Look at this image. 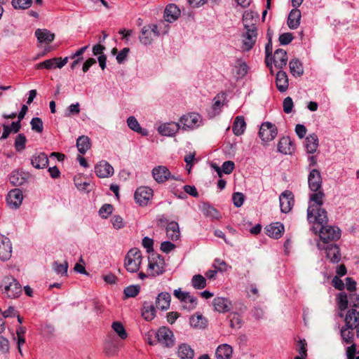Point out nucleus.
<instances>
[{"instance_id":"393cba45","label":"nucleus","mask_w":359,"mask_h":359,"mask_svg":"<svg viewBox=\"0 0 359 359\" xmlns=\"http://www.w3.org/2000/svg\"><path fill=\"white\" fill-rule=\"evenodd\" d=\"M232 353V347L226 344L219 345L215 351V355L217 359H231Z\"/></svg>"},{"instance_id":"2f4dec72","label":"nucleus","mask_w":359,"mask_h":359,"mask_svg":"<svg viewBox=\"0 0 359 359\" xmlns=\"http://www.w3.org/2000/svg\"><path fill=\"white\" fill-rule=\"evenodd\" d=\"M167 237L172 241H177L180 236L179 225L175 222H170L166 227Z\"/></svg>"},{"instance_id":"9d476101","label":"nucleus","mask_w":359,"mask_h":359,"mask_svg":"<svg viewBox=\"0 0 359 359\" xmlns=\"http://www.w3.org/2000/svg\"><path fill=\"white\" fill-rule=\"evenodd\" d=\"M201 123V117L196 113H191L184 115L180 119V123L182 125L183 130H193L198 128Z\"/></svg>"},{"instance_id":"3c124183","label":"nucleus","mask_w":359,"mask_h":359,"mask_svg":"<svg viewBox=\"0 0 359 359\" xmlns=\"http://www.w3.org/2000/svg\"><path fill=\"white\" fill-rule=\"evenodd\" d=\"M140 290L139 285H130L124 289L123 293L126 298L135 297H136Z\"/></svg>"},{"instance_id":"09e8293b","label":"nucleus","mask_w":359,"mask_h":359,"mask_svg":"<svg viewBox=\"0 0 359 359\" xmlns=\"http://www.w3.org/2000/svg\"><path fill=\"white\" fill-rule=\"evenodd\" d=\"M205 320L201 314L197 313L190 318V325L194 327L201 328L205 325Z\"/></svg>"},{"instance_id":"bb28decb","label":"nucleus","mask_w":359,"mask_h":359,"mask_svg":"<svg viewBox=\"0 0 359 359\" xmlns=\"http://www.w3.org/2000/svg\"><path fill=\"white\" fill-rule=\"evenodd\" d=\"M201 211L205 217L215 219H219L222 218L221 213L210 203H203L201 206Z\"/></svg>"},{"instance_id":"864d4df0","label":"nucleus","mask_w":359,"mask_h":359,"mask_svg":"<svg viewBox=\"0 0 359 359\" xmlns=\"http://www.w3.org/2000/svg\"><path fill=\"white\" fill-rule=\"evenodd\" d=\"M30 124L32 130L39 133L43 132V126L41 118L38 117L33 118L30 121Z\"/></svg>"},{"instance_id":"6e6d98bb","label":"nucleus","mask_w":359,"mask_h":359,"mask_svg":"<svg viewBox=\"0 0 359 359\" xmlns=\"http://www.w3.org/2000/svg\"><path fill=\"white\" fill-rule=\"evenodd\" d=\"M339 309L342 311L348 307V298L344 292H341L337 297Z\"/></svg>"},{"instance_id":"4468645a","label":"nucleus","mask_w":359,"mask_h":359,"mask_svg":"<svg viewBox=\"0 0 359 359\" xmlns=\"http://www.w3.org/2000/svg\"><path fill=\"white\" fill-rule=\"evenodd\" d=\"M22 199V193L19 189H14L10 191L6 197L8 205L13 209H17L20 206Z\"/></svg>"},{"instance_id":"ea45409f","label":"nucleus","mask_w":359,"mask_h":359,"mask_svg":"<svg viewBox=\"0 0 359 359\" xmlns=\"http://www.w3.org/2000/svg\"><path fill=\"white\" fill-rule=\"evenodd\" d=\"M12 245L10 240H6L5 245H0V259L7 261L11 257Z\"/></svg>"},{"instance_id":"774afa93","label":"nucleus","mask_w":359,"mask_h":359,"mask_svg":"<svg viewBox=\"0 0 359 359\" xmlns=\"http://www.w3.org/2000/svg\"><path fill=\"white\" fill-rule=\"evenodd\" d=\"M129 52V48H124L118 53L116 60L118 64H121L126 60Z\"/></svg>"},{"instance_id":"5fc2aeb1","label":"nucleus","mask_w":359,"mask_h":359,"mask_svg":"<svg viewBox=\"0 0 359 359\" xmlns=\"http://www.w3.org/2000/svg\"><path fill=\"white\" fill-rule=\"evenodd\" d=\"M183 302L185 304L189 303V305L188 306H183L184 309H187L188 310H193L194 309L196 308V306L197 304V298L194 296H191L189 292H187L186 299L184 300Z\"/></svg>"},{"instance_id":"1a4fd4ad","label":"nucleus","mask_w":359,"mask_h":359,"mask_svg":"<svg viewBox=\"0 0 359 359\" xmlns=\"http://www.w3.org/2000/svg\"><path fill=\"white\" fill-rule=\"evenodd\" d=\"M278 129L276 126L270 122L263 123L259 131V135L264 142L273 140L276 137Z\"/></svg>"},{"instance_id":"6e6552de","label":"nucleus","mask_w":359,"mask_h":359,"mask_svg":"<svg viewBox=\"0 0 359 359\" xmlns=\"http://www.w3.org/2000/svg\"><path fill=\"white\" fill-rule=\"evenodd\" d=\"M318 248L325 251L326 257L330 262L335 264L340 262L341 255L339 246L336 244L323 245L321 243H318Z\"/></svg>"},{"instance_id":"423d86ee","label":"nucleus","mask_w":359,"mask_h":359,"mask_svg":"<svg viewBox=\"0 0 359 359\" xmlns=\"http://www.w3.org/2000/svg\"><path fill=\"white\" fill-rule=\"evenodd\" d=\"M156 338L158 343L165 347L170 348L175 344L173 332L168 327H161L156 332Z\"/></svg>"},{"instance_id":"4be33fe9","label":"nucleus","mask_w":359,"mask_h":359,"mask_svg":"<svg viewBox=\"0 0 359 359\" xmlns=\"http://www.w3.org/2000/svg\"><path fill=\"white\" fill-rule=\"evenodd\" d=\"M180 15V8L175 4H169L164 11V18L168 22L175 21Z\"/></svg>"},{"instance_id":"58836bf2","label":"nucleus","mask_w":359,"mask_h":359,"mask_svg":"<svg viewBox=\"0 0 359 359\" xmlns=\"http://www.w3.org/2000/svg\"><path fill=\"white\" fill-rule=\"evenodd\" d=\"M74 182L76 187L81 191L89 193L93 186L90 184V183L88 181H82L81 176H75L74 178Z\"/></svg>"},{"instance_id":"ddd939ff","label":"nucleus","mask_w":359,"mask_h":359,"mask_svg":"<svg viewBox=\"0 0 359 359\" xmlns=\"http://www.w3.org/2000/svg\"><path fill=\"white\" fill-rule=\"evenodd\" d=\"M272 61L274 63V65L278 69H283L286 66L287 62V53L283 49H277L273 55V57L269 58L270 65L269 67H272Z\"/></svg>"},{"instance_id":"a19ab883","label":"nucleus","mask_w":359,"mask_h":359,"mask_svg":"<svg viewBox=\"0 0 359 359\" xmlns=\"http://www.w3.org/2000/svg\"><path fill=\"white\" fill-rule=\"evenodd\" d=\"M9 180L13 186L16 187L21 186L26 182L25 177L18 171H13L10 175Z\"/></svg>"},{"instance_id":"39448f33","label":"nucleus","mask_w":359,"mask_h":359,"mask_svg":"<svg viewBox=\"0 0 359 359\" xmlns=\"http://www.w3.org/2000/svg\"><path fill=\"white\" fill-rule=\"evenodd\" d=\"M244 27L245 32L243 34V46L242 48L245 50L249 51L252 48L256 43L257 38V30L255 25H248L245 20H243Z\"/></svg>"},{"instance_id":"a878e982","label":"nucleus","mask_w":359,"mask_h":359,"mask_svg":"<svg viewBox=\"0 0 359 359\" xmlns=\"http://www.w3.org/2000/svg\"><path fill=\"white\" fill-rule=\"evenodd\" d=\"M301 20V12L299 9L294 8L292 9L289 13L287 18V25L292 29H297L299 24Z\"/></svg>"},{"instance_id":"c9c22d12","label":"nucleus","mask_w":359,"mask_h":359,"mask_svg":"<svg viewBox=\"0 0 359 359\" xmlns=\"http://www.w3.org/2000/svg\"><path fill=\"white\" fill-rule=\"evenodd\" d=\"M246 128V123L243 116H237L233 122L232 130L235 135H242Z\"/></svg>"},{"instance_id":"473e14b6","label":"nucleus","mask_w":359,"mask_h":359,"mask_svg":"<svg viewBox=\"0 0 359 359\" xmlns=\"http://www.w3.org/2000/svg\"><path fill=\"white\" fill-rule=\"evenodd\" d=\"M142 316L147 321H150L156 316V309L151 303L144 302L142 309Z\"/></svg>"},{"instance_id":"20e7f679","label":"nucleus","mask_w":359,"mask_h":359,"mask_svg":"<svg viewBox=\"0 0 359 359\" xmlns=\"http://www.w3.org/2000/svg\"><path fill=\"white\" fill-rule=\"evenodd\" d=\"M312 222L320 224V223L317 222L313 221ZM327 222V221L325 223L320 224L322 227L320 230L319 236L323 245H326L328 244L329 242L337 241L341 236L340 229L337 226H324Z\"/></svg>"},{"instance_id":"052dcab7","label":"nucleus","mask_w":359,"mask_h":359,"mask_svg":"<svg viewBox=\"0 0 359 359\" xmlns=\"http://www.w3.org/2000/svg\"><path fill=\"white\" fill-rule=\"evenodd\" d=\"M80 113V104L79 102L70 104L67 109L65 116H71L72 115H76Z\"/></svg>"},{"instance_id":"49530a36","label":"nucleus","mask_w":359,"mask_h":359,"mask_svg":"<svg viewBox=\"0 0 359 359\" xmlns=\"http://www.w3.org/2000/svg\"><path fill=\"white\" fill-rule=\"evenodd\" d=\"M236 68L237 69L236 75L238 78H243L248 71V66L247 64L240 59L236 61Z\"/></svg>"},{"instance_id":"5701e85b","label":"nucleus","mask_w":359,"mask_h":359,"mask_svg":"<svg viewBox=\"0 0 359 359\" xmlns=\"http://www.w3.org/2000/svg\"><path fill=\"white\" fill-rule=\"evenodd\" d=\"M345 325L349 328H355L359 325V312L354 309L347 311L345 317Z\"/></svg>"},{"instance_id":"f257e3e1","label":"nucleus","mask_w":359,"mask_h":359,"mask_svg":"<svg viewBox=\"0 0 359 359\" xmlns=\"http://www.w3.org/2000/svg\"><path fill=\"white\" fill-rule=\"evenodd\" d=\"M309 187L313 193L310 195L307 209V219L309 222L323 224L328 221L327 211L322 207L325 194L321 190L322 177L317 169L311 170L308 177Z\"/></svg>"},{"instance_id":"13d9d810","label":"nucleus","mask_w":359,"mask_h":359,"mask_svg":"<svg viewBox=\"0 0 359 359\" xmlns=\"http://www.w3.org/2000/svg\"><path fill=\"white\" fill-rule=\"evenodd\" d=\"M111 222L114 228L116 229H120L124 227L125 222L123 218L120 215H114L111 219Z\"/></svg>"},{"instance_id":"72a5a7b5","label":"nucleus","mask_w":359,"mask_h":359,"mask_svg":"<svg viewBox=\"0 0 359 359\" xmlns=\"http://www.w3.org/2000/svg\"><path fill=\"white\" fill-rule=\"evenodd\" d=\"M318 147V138L315 133L309 135L306 138V149L308 153L313 154Z\"/></svg>"},{"instance_id":"0eeeda50","label":"nucleus","mask_w":359,"mask_h":359,"mask_svg":"<svg viewBox=\"0 0 359 359\" xmlns=\"http://www.w3.org/2000/svg\"><path fill=\"white\" fill-rule=\"evenodd\" d=\"M165 261L163 257L160 255L153 254L149 257L148 268L151 271L152 276H159L165 271Z\"/></svg>"},{"instance_id":"c85d7f7f","label":"nucleus","mask_w":359,"mask_h":359,"mask_svg":"<svg viewBox=\"0 0 359 359\" xmlns=\"http://www.w3.org/2000/svg\"><path fill=\"white\" fill-rule=\"evenodd\" d=\"M215 309L220 313H224L230 309L231 304L229 300L224 297H216L213 300Z\"/></svg>"},{"instance_id":"b1692460","label":"nucleus","mask_w":359,"mask_h":359,"mask_svg":"<svg viewBox=\"0 0 359 359\" xmlns=\"http://www.w3.org/2000/svg\"><path fill=\"white\" fill-rule=\"evenodd\" d=\"M35 36L41 43H50L55 39V34L46 29H37Z\"/></svg>"},{"instance_id":"a211bd4d","label":"nucleus","mask_w":359,"mask_h":359,"mask_svg":"<svg viewBox=\"0 0 359 359\" xmlns=\"http://www.w3.org/2000/svg\"><path fill=\"white\" fill-rule=\"evenodd\" d=\"M31 163L36 169H43L48 165V158L43 152L35 154L31 158Z\"/></svg>"},{"instance_id":"c756f323","label":"nucleus","mask_w":359,"mask_h":359,"mask_svg":"<svg viewBox=\"0 0 359 359\" xmlns=\"http://www.w3.org/2000/svg\"><path fill=\"white\" fill-rule=\"evenodd\" d=\"M276 83L277 88L280 92H285L288 88V79L286 73L279 70L276 74Z\"/></svg>"},{"instance_id":"680f3d73","label":"nucleus","mask_w":359,"mask_h":359,"mask_svg":"<svg viewBox=\"0 0 359 359\" xmlns=\"http://www.w3.org/2000/svg\"><path fill=\"white\" fill-rule=\"evenodd\" d=\"M233 205L236 208L242 206L244 202V195L240 192H236L232 196Z\"/></svg>"},{"instance_id":"f704fd0d","label":"nucleus","mask_w":359,"mask_h":359,"mask_svg":"<svg viewBox=\"0 0 359 359\" xmlns=\"http://www.w3.org/2000/svg\"><path fill=\"white\" fill-rule=\"evenodd\" d=\"M177 353L181 359H193L194 357V351L187 344L180 345Z\"/></svg>"},{"instance_id":"8fccbe9b","label":"nucleus","mask_w":359,"mask_h":359,"mask_svg":"<svg viewBox=\"0 0 359 359\" xmlns=\"http://www.w3.org/2000/svg\"><path fill=\"white\" fill-rule=\"evenodd\" d=\"M27 139L24 134H18L15 140V148L17 151H22L25 148Z\"/></svg>"},{"instance_id":"de8ad7c7","label":"nucleus","mask_w":359,"mask_h":359,"mask_svg":"<svg viewBox=\"0 0 359 359\" xmlns=\"http://www.w3.org/2000/svg\"><path fill=\"white\" fill-rule=\"evenodd\" d=\"M12 6L15 9H27L32 4V0H12Z\"/></svg>"},{"instance_id":"f03ea898","label":"nucleus","mask_w":359,"mask_h":359,"mask_svg":"<svg viewBox=\"0 0 359 359\" xmlns=\"http://www.w3.org/2000/svg\"><path fill=\"white\" fill-rule=\"evenodd\" d=\"M0 288L2 293L8 298L15 299L22 293V287L19 282L13 276H6L3 278Z\"/></svg>"},{"instance_id":"f3484780","label":"nucleus","mask_w":359,"mask_h":359,"mask_svg":"<svg viewBox=\"0 0 359 359\" xmlns=\"http://www.w3.org/2000/svg\"><path fill=\"white\" fill-rule=\"evenodd\" d=\"M180 128L179 123L170 122L161 124L158 127V132L163 136H173Z\"/></svg>"},{"instance_id":"9b49d317","label":"nucleus","mask_w":359,"mask_h":359,"mask_svg":"<svg viewBox=\"0 0 359 359\" xmlns=\"http://www.w3.org/2000/svg\"><path fill=\"white\" fill-rule=\"evenodd\" d=\"M153 196V190L148 187H140L135 192L134 198L138 204L147 205Z\"/></svg>"},{"instance_id":"aec40b11","label":"nucleus","mask_w":359,"mask_h":359,"mask_svg":"<svg viewBox=\"0 0 359 359\" xmlns=\"http://www.w3.org/2000/svg\"><path fill=\"white\" fill-rule=\"evenodd\" d=\"M266 234L273 238H280L284 231V226L280 222L272 223L266 228Z\"/></svg>"},{"instance_id":"0e129e2a","label":"nucleus","mask_w":359,"mask_h":359,"mask_svg":"<svg viewBox=\"0 0 359 359\" xmlns=\"http://www.w3.org/2000/svg\"><path fill=\"white\" fill-rule=\"evenodd\" d=\"M9 348L10 344L8 339L3 336H0V351L2 353H8Z\"/></svg>"},{"instance_id":"bf43d9fd","label":"nucleus","mask_w":359,"mask_h":359,"mask_svg":"<svg viewBox=\"0 0 359 359\" xmlns=\"http://www.w3.org/2000/svg\"><path fill=\"white\" fill-rule=\"evenodd\" d=\"M60 60V57H54L52 59L46 60L38 65V67L40 68H45L47 69H50L53 67H55V63Z\"/></svg>"},{"instance_id":"c03bdc74","label":"nucleus","mask_w":359,"mask_h":359,"mask_svg":"<svg viewBox=\"0 0 359 359\" xmlns=\"http://www.w3.org/2000/svg\"><path fill=\"white\" fill-rule=\"evenodd\" d=\"M353 328H349L346 325L341 330V336L343 341L346 344H351L353 338Z\"/></svg>"},{"instance_id":"7ed1b4c3","label":"nucleus","mask_w":359,"mask_h":359,"mask_svg":"<svg viewBox=\"0 0 359 359\" xmlns=\"http://www.w3.org/2000/svg\"><path fill=\"white\" fill-rule=\"evenodd\" d=\"M142 259V253L140 250L137 248L130 249L124 260V266L126 270L130 273L137 272L140 269Z\"/></svg>"},{"instance_id":"603ef678","label":"nucleus","mask_w":359,"mask_h":359,"mask_svg":"<svg viewBox=\"0 0 359 359\" xmlns=\"http://www.w3.org/2000/svg\"><path fill=\"white\" fill-rule=\"evenodd\" d=\"M53 269L57 274H60L61 276L67 275L68 263L65 262L64 264H60L57 262H55L53 263Z\"/></svg>"},{"instance_id":"f8f14e48","label":"nucleus","mask_w":359,"mask_h":359,"mask_svg":"<svg viewBox=\"0 0 359 359\" xmlns=\"http://www.w3.org/2000/svg\"><path fill=\"white\" fill-rule=\"evenodd\" d=\"M152 176L158 183H163L169 179L177 180L171 175L168 168L163 165H158L153 168Z\"/></svg>"},{"instance_id":"dca6fc26","label":"nucleus","mask_w":359,"mask_h":359,"mask_svg":"<svg viewBox=\"0 0 359 359\" xmlns=\"http://www.w3.org/2000/svg\"><path fill=\"white\" fill-rule=\"evenodd\" d=\"M95 172L98 177H109L114 175V168L106 161H102L95 167Z\"/></svg>"},{"instance_id":"79ce46f5","label":"nucleus","mask_w":359,"mask_h":359,"mask_svg":"<svg viewBox=\"0 0 359 359\" xmlns=\"http://www.w3.org/2000/svg\"><path fill=\"white\" fill-rule=\"evenodd\" d=\"M192 286L197 290H201L206 286V279L201 275H194L191 279Z\"/></svg>"},{"instance_id":"7c9ffc66","label":"nucleus","mask_w":359,"mask_h":359,"mask_svg":"<svg viewBox=\"0 0 359 359\" xmlns=\"http://www.w3.org/2000/svg\"><path fill=\"white\" fill-rule=\"evenodd\" d=\"M127 124L130 129L132 130L141 134L143 136L148 135V131L145 128H142L137 118L135 116H129L127 119Z\"/></svg>"},{"instance_id":"412c9836","label":"nucleus","mask_w":359,"mask_h":359,"mask_svg":"<svg viewBox=\"0 0 359 359\" xmlns=\"http://www.w3.org/2000/svg\"><path fill=\"white\" fill-rule=\"evenodd\" d=\"M171 297L168 292L158 294L156 299V306L158 309L166 311L170 308Z\"/></svg>"},{"instance_id":"e2e57ef3","label":"nucleus","mask_w":359,"mask_h":359,"mask_svg":"<svg viewBox=\"0 0 359 359\" xmlns=\"http://www.w3.org/2000/svg\"><path fill=\"white\" fill-rule=\"evenodd\" d=\"M283 107L285 113L290 114L292 112L294 107L292 99L290 97H285L283 100Z\"/></svg>"},{"instance_id":"338daca9","label":"nucleus","mask_w":359,"mask_h":359,"mask_svg":"<svg viewBox=\"0 0 359 359\" xmlns=\"http://www.w3.org/2000/svg\"><path fill=\"white\" fill-rule=\"evenodd\" d=\"M293 39L292 34L291 33H283L279 36V41L281 45H287Z\"/></svg>"},{"instance_id":"cd10ccee","label":"nucleus","mask_w":359,"mask_h":359,"mask_svg":"<svg viewBox=\"0 0 359 359\" xmlns=\"http://www.w3.org/2000/svg\"><path fill=\"white\" fill-rule=\"evenodd\" d=\"M154 38V36L153 35L151 28L148 26H144L142 28L139 36L140 43L145 46L150 45L152 43Z\"/></svg>"},{"instance_id":"a18cd8bd","label":"nucleus","mask_w":359,"mask_h":359,"mask_svg":"<svg viewBox=\"0 0 359 359\" xmlns=\"http://www.w3.org/2000/svg\"><path fill=\"white\" fill-rule=\"evenodd\" d=\"M111 327L121 339H125L127 338L128 334L121 323L118 321L114 322L112 323Z\"/></svg>"},{"instance_id":"69168bd1","label":"nucleus","mask_w":359,"mask_h":359,"mask_svg":"<svg viewBox=\"0 0 359 359\" xmlns=\"http://www.w3.org/2000/svg\"><path fill=\"white\" fill-rule=\"evenodd\" d=\"M234 167H235V165L233 161H226L224 162L222 165V172L226 175H229L233 172Z\"/></svg>"},{"instance_id":"6ab92c4d","label":"nucleus","mask_w":359,"mask_h":359,"mask_svg":"<svg viewBox=\"0 0 359 359\" xmlns=\"http://www.w3.org/2000/svg\"><path fill=\"white\" fill-rule=\"evenodd\" d=\"M278 150L283 154H291L294 150V143L289 137H283L279 140Z\"/></svg>"},{"instance_id":"4d7b16f0","label":"nucleus","mask_w":359,"mask_h":359,"mask_svg":"<svg viewBox=\"0 0 359 359\" xmlns=\"http://www.w3.org/2000/svg\"><path fill=\"white\" fill-rule=\"evenodd\" d=\"M113 206L111 204L103 205L99 210V215L101 217L107 219L112 213Z\"/></svg>"},{"instance_id":"4c0bfd02","label":"nucleus","mask_w":359,"mask_h":359,"mask_svg":"<svg viewBox=\"0 0 359 359\" xmlns=\"http://www.w3.org/2000/svg\"><path fill=\"white\" fill-rule=\"evenodd\" d=\"M291 74L294 76H300L304 73V68L302 62L298 59H293L289 63Z\"/></svg>"},{"instance_id":"37998d69","label":"nucleus","mask_w":359,"mask_h":359,"mask_svg":"<svg viewBox=\"0 0 359 359\" xmlns=\"http://www.w3.org/2000/svg\"><path fill=\"white\" fill-rule=\"evenodd\" d=\"M118 350V344L117 341L110 340L107 341L104 345L105 353L108 355H114Z\"/></svg>"},{"instance_id":"e433bc0d","label":"nucleus","mask_w":359,"mask_h":359,"mask_svg":"<svg viewBox=\"0 0 359 359\" xmlns=\"http://www.w3.org/2000/svg\"><path fill=\"white\" fill-rule=\"evenodd\" d=\"M76 147L81 154H85L90 147V138L87 136H80L76 140Z\"/></svg>"},{"instance_id":"2eb2a0df","label":"nucleus","mask_w":359,"mask_h":359,"mask_svg":"<svg viewBox=\"0 0 359 359\" xmlns=\"http://www.w3.org/2000/svg\"><path fill=\"white\" fill-rule=\"evenodd\" d=\"M279 201L281 211L285 213L290 212L294 204L292 193L290 191H285L280 195Z\"/></svg>"}]
</instances>
